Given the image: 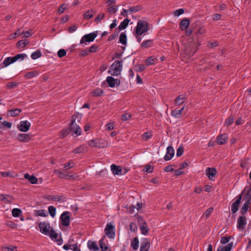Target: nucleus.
Wrapping results in <instances>:
<instances>
[{
  "mask_svg": "<svg viewBox=\"0 0 251 251\" xmlns=\"http://www.w3.org/2000/svg\"><path fill=\"white\" fill-rule=\"evenodd\" d=\"M148 30V24L145 21H139L136 27V34L138 35H142Z\"/></svg>",
  "mask_w": 251,
  "mask_h": 251,
  "instance_id": "obj_5",
  "label": "nucleus"
},
{
  "mask_svg": "<svg viewBox=\"0 0 251 251\" xmlns=\"http://www.w3.org/2000/svg\"><path fill=\"white\" fill-rule=\"evenodd\" d=\"M184 151L183 148L182 147H179L176 151V156H180L182 155Z\"/></svg>",
  "mask_w": 251,
  "mask_h": 251,
  "instance_id": "obj_62",
  "label": "nucleus"
},
{
  "mask_svg": "<svg viewBox=\"0 0 251 251\" xmlns=\"http://www.w3.org/2000/svg\"><path fill=\"white\" fill-rule=\"evenodd\" d=\"M22 213V210L19 208H14L12 211V214L14 217H18L20 216Z\"/></svg>",
  "mask_w": 251,
  "mask_h": 251,
  "instance_id": "obj_41",
  "label": "nucleus"
},
{
  "mask_svg": "<svg viewBox=\"0 0 251 251\" xmlns=\"http://www.w3.org/2000/svg\"><path fill=\"white\" fill-rule=\"evenodd\" d=\"M184 106H183L179 110L174 109L172 110L171 113L172 115L176 118H179L180 115L182 114L184 110Z\"/></svg>",
  "mask_w": 251,
  "mask_h": 251,
  "instance_id": "obj_24",
  "label": "nucleus"
},
{
  "mask_svg": "<svg viewBox=\"0 0 251 251\" xmlns=\"http://www.w3.org/2000/svg\"><path fill=\"white\" fill-rule=\"evenodd\" d=\"M206 176L211 180L215 177L217 174V171L216 169L213 168H207L205 170Z\"/></svg>",
  "mask_w": 251,
  "mask_h": 251,
  "instance_id": "obj_14",
  "label": "nucleus"
},
{
  "mask_svg": "<svg viewBox=\"0 0 251 251\" xmlns=\"http://www.w3.org/2000/svg\"><path fill=\"white\" fill-rule=\"evenodd\" d=\"M103 93V91L100 89H97L92 92V95L94 96H99Z\"/></svg>",
  "mask_w": 251,
  "mask_h": 251,
  "instance_id": "obj_51",
  "label": "nucleus"
},
{
  "mask_svg": "<svg viewBox=\"0 0 251 251\" xmlns=\"http://www.w3.org/2000/svg\"><path fill=\"white\" fill-rule=\"evenodd\" d=\"M246 192L251 193V183L250 186L245 187L241 194H242L243 195Z\"/></svg>",
  "mask_w": 251,
  "mask_h": 251,
  "instance_id": "obj_64",
  "label": "nucleus"
},
{
  "mask_svg": "<svg viewBox=\"0 0 251 251\" xmlns=\"http://www.w3.org/2000/svg\"><path fill=\"white\" fill-rule=\"evenodd\" d=\"M0 201H5L7 203L12 202V198L8 195L0 194Z\"/></svg>",
  "mask_w": 251,
  "mask_h": 251,
  "instance_id": "obj_29",
  "label": "nucleus"
},
{
  "mask_svg": "<svg viewBox=\"0 0 251 251\" xmlns=\"http://www.w3.org/2000/svg\"><path fill=\"white\" fill-rule=\"evenodd\" d=\"M175 151L173 147L169 146L167 148V152L164 158L165 160L168 161L172 159L174 156Z\"/></svg>",
  "mask_w": 251,
  "mask_h": 251,
  "instance_id": "obj_12",
  "label": "nucleus"
},
{
  "mask_svg": "<svg viewBox=\"0 0 251 251\" xmlns=\"http://www.w3.org/2000/svg\"><path fill=\"white\" fill-rule=\"evenodd\" d=\"M242 198V194H240L237 197V200L231 205V210L233 213H235L238 210L239 206Z\"/></svg>",
  "mask_w": 251,
  "mask_h": 251,
  "instance_id": "obj_9",
  "label": "nucleus"
},
{
  "mask_svg": "<svg viewBox=\"0 0 251 251\" xmlns=\"http://www.w3.org/2000/svg\"><path fill=\"white\" fill-rule=\"evenodd\" d=\"M140 9L139 6H135L128 9V11L129 13H134L138 11Z\"/></svg>",
  "mask_w": 251,
  "mask_h": 251,
  "instance_id": "obj_61",
  "label": "nucleus"
},
{
  "mask_svg": "<svg viewBox=\"0 0 251 251\" xmlns=\"http://www.w3.org/2000/svg\"><path fill=\"white\" fill-rule=\"evenodd\" d=\"M31 31L32 30L30 29L28 31L22 32L21 36L23 38H27L32 35Z\"/></svg>",
  "mask_w": 251,
  "mask_h": 251,
  "instance_id": "obj_49",
  "label": "nucleus"
},
{
  "mask_svg": "<svg viewBox=\"0 0 251 251\" xmlns=\"http://www.w3.org/2000/svg\"><path fill=\"white\" fill-rule=\"evenodd\" d=\"M105 236H103V237L100 240V246L101 250V251H110L109 250L108 246L105 244L104 239Z\"/></svg>",
  "mask_w": 251,
  "mask_h": 251,
  "instance_id": "obj_19",
  "label": "nucleus"
},
{
  "mask_svg": "<svg viewBox=\"0 0 251 251\" xmlns=\"http://www.w3.org/2000/svg\"><path fill=\"white\" fill-rule=\"evenodd\" d=\"M58 56L61 58L66 55V51L64 49H60L57 52Z\"/></svg>",
  "mask_w": 251,
  "mask_h": 251,
  "instance_id": "obj_53",
  "label": "nucleus"
},
{
  "mask_svg": "<svg viewBox=\"0 0 251 251\" xmlns=\"http://www.w3.org/2000/svg\"><path fill=\"white\" fill-rule=\"evenodd\" d=\"M135 67L136 68L137 72H140L144 71L146 69V67L143 64L136 65Z\"/></svg>",
  "mask_w": 251,
  "mask_h": 251,
  "instance_id": "obj_54",
  "label": "nucleus"
},
{
  "mask_svg": "<svg viewBox=\"0 0 251 251\" xmlns=\"http://www.w3.org/2000/svg\"><path fill=\"white\" fill-rule=\"evenodd\" d=\"M151 45H152V40H148L146 41L143 42L141 44V46L145 48H147L148 47H151Z\"/></svg>",
  "mask_w": 251,
  "mask_h": 251,
  "instance_id": "obj_45",
  "label": "nucleus"
},
{
  "mask_svg": "<svg viewBox=\"0 0 251 251\" xmlns=\"http://www.w3.org/2000/svg\"><path fill=\"white\" fill-rule=\"evenodd\" d=\"M200 45L197 37L196 38H190L188 39L187 43L185 45V53L189 57L193 55L198 50V47Z\"/></svg>",
  "mask_w": 251,
  "mask_h": 251,
  "instance_id": "obj_1",
  "label": "nucleus"
},
{
  "mask_svg": "<svg viewBox=\"0 0 251 251\" xmlns=\"http://www.w3.org/2000/svg\"><path fill=\"white\" fill-rule=\"evenodd\" d=\"M93 10H88L84 14L83 18L86 19H89L92 18L93 17Z\"/></svg>",
  "mask_w": 251,
  "mask_h": 251,
  "instance_id": "obj_40",
  "label": "nucleus"
},
{
  "mask_svg": "<svg viewBox=\"0 0 251 251\" xmlns=\"http://www.w3.org/2000/svg\"><path fill=\"white\" fill-rule=\"evenodd\" d=\"M190 25V21L188 19H183L180 22V27L182 30H185Z\"/></svg>",
  "mask_w": 251,
  "mask_h": 251,
  "instance_id": "obj_18",
  "label": "nucleus"
},
{
  "mask_svg": "<svg viewBox=\"0 0 251 251\" xmlns=\"http://www.w3.org/2000/svg\"><path fill=\"white\" fill-rule=\"evenodd\" d=\"M70 213L68 211L64 212L60 216V220L62 225L67 226L70 224Z\"/></svg>",
  "mask_w": 251,
  "mask_h": 251,
  "instance_id": "obj_8",
  "label": "nucleus"
},
{
  "mask_svg": "<svg viewBox=\"0 0 251 251\" xmlns=\"http://www.w3.org/2000/svg\"><path fill=\"white\" fill-rule=\"evenodd\" d=\"M230 239V237H223L221 239V243L223 244H226L229 242Z\"/></svg>",
  "mask_w": 251,
  "mask_h": 251,
  "instance_id": "obj_57",
  "label": "nucleus"
},
{
  "mask_svg": "<svg viewBox=\"0 0 251 251\" xmlns=\"http://www.w3.org/2000/svg\"><path fill=\"white\" fill-rule=\"evenodd\" d=\"M106 81L110 87H114L115 85L119 86L120 84V80L118 79H115L112 76H107Z\"/></svg>",
  "mask_w": 251,
  "mask_h": 251,
  "instance_id": "obj_11",
  "label": "nucleus"
},
{
  "mask_svg": "<svg viewBox=\"0 0 251 251\" xmlns=\"http://www.w3.org/2000/svg\"><path fill=\"white\" fill-rule=\"evenodd\" d=\"M122 70V61H115L110 68L109 71L112 75L117 76L121 74Z\"/></svg>",
  "mask_w": 251,
  "mask_h": 251,
  "instance_id": "obj_4",
  "label": "nucleus"
},
{
  "mask_svg": "<svg viewBox=\"0 0 251 251\" xmlns=\"http://www.w3.org/2000/svg\"><path fill=\"white\" fill-rule=\"evenodd\" d=\"M87 246L90 250L98 251L99 250L97 244L94 241H89L87 243Z\"/></svg>",
  "mask_w": 251,
  "mask_h": 251,
  "instance_id": "obj_21",
  "label": "nucleus"
},
{
  "mask_svg": "<svg viewBox=\"0 0 251 251\" xmlns=\"http://www.w3.org/2000/svg\"><path fill=\"white\" fill-rule=\"evenodd\" d=\"M34 212L36 215L39 216L46 217L48 215L47 211L43 209L35 210Z\"/></svg>",
  "mask_w": 251,
  "mask_h": 251,
  "instance_id": "obj_34",
  "label": "nucleus"
},
{
  "mask_svg": "<svg viewBox=\"0 0 251 251\" xmlns=\"http://www.w3.org/2000/svg\"><path fill=\"white\" fill-rule=\"evenodd\" d=\"M118 11L117 8L115 6H111L107 8V11L110 14H114Z\"/></svg>",
  "mask_w": 251,
  "mask_h": 251,
  "instance_id": "obj_46",
  "label": "nucleus"
},
{
  "mask_svg": "<svg viewBox=\"0 0 251 251\" xmlns=\"http://www.w3.org/2000/svg\"><path fill=\"white\" fill-rule=\"evenodd\" d=\"M137 220L140 226H141L142 225H143L146 224L142 216H138L137 217Z\"/></svg>",
  "mask_w": 251,
  "mask_h": 251,
  "instance_id": "obj_56",
  "label": "nucleus"
},
{
  "mask_svg": "<svg viewBox=\"0 0 251 251\" xmlns=\"http://www.w3.org/2000/svg\"><path fill=\"white\" fill-rule=\"evenodd\" d=\"M17 139L20 142H27L30 139V137L28 134L21 133L18 135Z\"/></svg>",
  "mask_w": 251,
  "mask_h": 251,
  "instance_id": "obj_16",
  "label": "nucleus"
},
{
  "mask_svg": "<svg viewBox=\"0 0 251 251\" xmlns=\"http://www.w3.org/2000/svg\"><path fill=\"white\" fill-rule=\"evenodd\" d=\"M213 210V207L209 208L203 214V217H205V218H207L209 217L210 215L211 214Z\"/></svg>",
  "mask_w": 251,
  "mask_h": 251,
  "instance_id": "obj_52",
  "label": "nucleus"
},
{
  "mask_svg": "<svg viewBox=\"0 0 251 251\" xmlns=\"http://www.w3.org/2000/svg\"><path fill=\"white\" fill-rule=\"evenodd\" d=\"M105 233L110 238H114L115 233L114 226L111 224H108L105 229Z\"/></svg>",
  "mask_w": 251,
  "mask_h": 251,
  "instance_id": "obj_7",
  "label": "nucleus"
},
{
  "mask_svg": "<svg viewBox=\"0 0 251 251\" xmlns=\"http://www.w3.org/2000/svg\"><path fill=\"white\" fill-rule=\"evenodd\" d=\"M234 121V119L232 116H230L225 121V125L228 126L231 125Z\"/></svg>",
  "mask_w": 251,
  "mask_h": 251,
  "instance_id": "obj_55",
  "label": "nucleus"
},
{
  "mask_svg": "<svg viewBox=\"0 0 251 251\" xmlns=\"http://www.w3.org/2000/svg\"><path fill=\"white\" fill-rule=\"evenodd\" d=\"M150 248V243L147 239H144L141 243L140 251H148Z\"/></svg>",
  "mask_w": 251,
  "mask_h": 251,
  "instance_id": "obj_15",
  "label": "nucleus"
},
{
  "mask_svg": "<svg viewBox=\"0 0 251 251\" xmlns=\"http://www.w3.org/2000/svg\"><path fill=\"white\" fill-rule=\"evenodd\" d=\"M130 20L128 19H125L118 26V29L120 30L125 29L128 25Z\"/></svg>",
  "mask_w": 251,
  "mask_h": 251,
  "instance_id": "obj_26",
  "label": "nucleus"
},
{
  "mask_svg": "<svg viewBox=\"0 0 251 251\" xmlns=\"http://www.w3.org/2000/svg\"><path fill=\"white\" fill-rule=\"evenodd\" d=\"M26 57L27 55L25 53L18 54L15 56H13L14 60H15V62L18 60H23Z\"/></svg>",
  "mask_w": 251,
  "mask_h": 251,
  "instance_id": "obj_35",
  "label": "nucleus"
},
{
  "mask_svg": "<svg viewBox=\"0 0 251 251\" xmlns=\"http://www.w3.org/2000/svg\"><path fill=\"white\" fill-rule=\"evenodd\" d=\"M28 44V42L26 40H22L19 41L17 45L19 47L24 48Z\"/></svg>",
  "mask_w": 251,
  "mask_h": 251,
  "instance_id": "obj_47",
  "label": "nucleus"
},
{
  "mask_svg": "<svg viewBox=\"0 0 251 251\" xmlns=\"http://www.w3.org/2000/svg\"><path fill=\"white\" fill-rule=\"evenodd\" d=\"M151 136V134L150 132H146L144 133L142 136V138L144 140H147Z\"/></svg>",
  "mask_w": 251,
  "mask_h": 251,
  "instance_id": "obj_60",
  "label": "nucleus"
},
{
  "mask_svg": "<svg viewBox=\"0 0 251 251\" xmlns=\"http://www.w3.org/2000/svg\"><path fill=\"white\" fill-rule=\"evenodd\" d=\"M186 98L182 95L178 96L175 100V104L176 105H180L185 102Z\"/></svg>",
  "mask_w": 251,
  "mask_h": 251,
  "instance_id": "obj_22",
  "label": "nucleus"
},
{
  "mask_svg": "<svg viewBox=\"0 0 251 251\" xmlns=\"http://www.w3.org/2000/svg\"><path fill=\"white\" fill-rule=\"evenodd\" d=\"M24 177L28 180L31 184H36L37 182V178L33 175L30 176L28 174H25Z\"/></svg>",
  "mask_w": 251,
  "mask_h": 251,
  "instance_id": "obj_23",
  "label": "nucleus"
},
{
  "mask_svg": "<svg viewBox=\"0 0 251 251\" xmlns=\"http://www.w3.org/2000/svg\"><path fill=\"white\" fill-rule=\"evenodd\" d=\"M140 228L141 231V233L144 235L147 234L149 230V228L148 227L147 224H145L143 225H142L141 226H140Z\"/></svg>",
  "mask_w": 251,
  "mask_h": 251,
  "instance_id": "obj_36",
  "label": "nucleus"
},
{
  "mask_svg": "<svg viewBox=\"0 0 251 251\" xmlns=\"http://www.w3.org/2000/svg\"><path fill=\"white\" fill-rule=\"evenodd\" d=\"M16 249L17 248L16 247H12L11 248L6 247H3L2 250L3 251H16Z\"/></svg>",
  "mask_w": 251,
  "mask_h": 251,
  "instance_id": "obj_63",
  "label": "nucleus"
},
{
  "mask_svg": "<svg viewBox=\"0 0 251 251\" xmlns=\"http://www.w3.org/2000/svg\"><path fill=\"white\" fill-rule=\"evenodd\" d=\"M109 145L108 143L102 139H98V148H103L108 147Z\"/></svg>",
  "mask_w": 251,
  "mask_h": 251,
  "instance_id": "obj_25",
  "label": "nucleus"
},
{
  "mask_svg": "<svg viewBox=\"0 0 251 251\" xmlns=\"http://www.w3.org/2000/svg\"><path fill=\"white\" fill-rule=\"evenodd\" d=\"M38 73L36 71L30 72L25 75V77L27 79L31 78L34 76H37Z\"/></svg>",
  "mask_w": 251,
  "mask_h": 251,
  "instance_id": "obj_38",
  "label": "nucleus"
},
{
  "mask_svg": "<svg viewBox=\"0 0 251 251\" xmlns=\"http://www.w3.org/2000/svg\"><path fill=\"white\" fill-rule=\"evenodd\" d=\"M47 198L49 201H58L61 199L60 196L53 195H49Z\"/></svg>",
  "mask_w": 251,
  "mask_h": 251,
  "instance_id": "obj_43",
  "label": "nucleus"
},
{
  "mask_svg": "<svg viewBox=\"0 0 251 251\" xmlns=\"http://www.w3.org/2000/svg\"><path fill=\"white\" fill-rule=\"evenodd\" d=\"M246 194L244 197V200L246 201V202L250 203L251 201V193L245 192Z\"/></svg>",
  "mask_w": 251,
  "mask_h": 251,
  "instance_id": "obj_50",
  "label": "nucleus"
},
{
  "mask_svg": "<svg viewBox=\"0 0 251 251\" xmlns=\"http://www.w3.org/2000/svg\"><path fill=\"white\" fill-rule=\"evenodd\" d=\"M88 145L92 147H98V139L91 140L88 142Z\"/></svg>",
  "mask_w": 251,
  "mask_h": 251,
  "instance_id": "obj_48",
  "label": "nucleus"
},
{
  "mask_svg": "<svg viewBox=\"0 0 251 251\" xmlns=\"http://www.w3.org/2000/svg\"><path fill=\"white\" fill-rule=\"evenodd\" d=\"M154 58L152 57H150L146 60V62L148 65L153 64L154 63Z\"/></svg>",
  "mask_w": 251,
  "mask_h": 251,
  "instance_id": "obj_58",
  "label": "nucleus"
},
{
  "mask_svg": "<svg viewBox=\"0 0 251 251\" xmlns=\"http://www.w3.org/2000/svg\"><path fill=\"white\" fill-rule=\"evenodd\" d=\"M111 169L114 175H122V170L120 166H117L115 164H112L111 166Z\"/></svg>",
  "mask_w": 251,
  "mask_h": 251,
  "instance_id": "obj_17",
  "label": "nucleus"
},
{
  "mask_svg": "<svg viewBox=\"0 0 251 251\" xmlns=\"http://www.w3.org/2000/svg\"><path fill=\"white\" fill-rule=\"evenodd\" d=\"M48 210L50 214V215L52 217L54 218L56 214V209L53 206H50L48 207Z\"/></svg>",
  "mask_w": 251,
  "mask_h": 251,
  "instance_id": "obj_44",
  "label": "nucleus"
},
{
  "mask_svg": "<svg viewBox=\"0 0 251 251\" xmlns=\"http://www.w3.org/2000/svg\"><path fill=\"white\" fill-rule=\"evenodd\" d=\"M86 147L84 145H81L75 149L73 151L75 153H80L86 151Z\"/></svg>",
  "mask_w": 251,
  "mask_h": 251,
  "instance_id": "obj_27",
  "label": "nucleus"
},
{
  "mask_svg": "<svg viewBox=\"0 0 251 251\" xmlns=\"http://www.w3.org/2000/svg\"><path fill=\"white\" fill-rule=\"evenodd\" d=\"M131 247L134 250H136L138 249L139 240H138V239L137 237H135L133 238V239L132 240V241L131 242Z\"/></svg>",
  "mask_w": 251,
  "mask_h": 251,
  "instance_id": "obj_28",
  "label": "nucleus"
},
{
  "mask_svg": "<svg viewBox=\"0 0 251 251\" xmlns=\"http://www.w3.org/2000/svg\"><path fill=\"white\" fill-rule=\"evenodd\" d=\"M98 32L95 31L89 34H87L83 36L80 40V43L81 44H86V42H92L97 36Z\"/></svg>",
  "mask_w": 251,
  "mask_h": 251,
  "instance_id": "obj_6",
  "label": "nucleus"
},
{
  "mask_svg": "<svg viewBox=\"0 0 251 251\" xmlns=\"http://www.w3.org/2000/svg\"><path fill=\"white\" fill-rule=\"evenodd\" d=\"M22 112L21 109H14L8 111L10 113V115L12 117H15L19 115V114Z\"/></svg>",
  "mask_w": 251,
  "mask_h": 251,
  "instance_id": "obj_31",
  "label": "nucleus"
},
{
  "mask_svg": "<svg viewBox=\"0 0 251 251\" xmlns=\"http://www.w3.org/2000/svg\"><path fill=\"white\" fill-rule=\"evenodd\" d=\"M41 56V52L39 50L33 52L31 55V57L32 59H36Z\"/></svg>",
  "mask_w": 251,
  "mask_h": 251,
  "instance_id": "obj_42",
  "label": "nucleus"
},
{
  "mask_svg": "<svg viewBox=\"0 0 251 251\" xmlns=\"http://www.w3.org/2000/svg\"><path fill=\"white\" fill-rule=\"evenodd\" d=\"M105 14L103 13H100L96 17L95 19V22L97 24L101 23V21L104 18Z\"/></svg>",
  "mask_w": 251,
  "mask_h": 251,
  "instance_id": "obj_32",
  "label": "nucleus"
},
{
  "mask_svg": "<svg viewBox=\"0 0 251 251\" xmlns=\"http://www.w3.org/2000/svg\"><path fill=\"white\" fill-rule=\"evenodd\" d=\"M250 204V203L246 202L243 205L240 211V212L242 215H244L247 212Z\"/></svg>",
  "mask_w": 251,
  "mask_h": 251,
  "instance_id": "obj_37",
  "label": "nucleus"
},
{
  "mask_svg": "<svg viewBox=\"0 0 251 251\" xmlns=\"http://www.w3.org/2000/svg\"><path fill=\"white\" fill-rule=\"evenodd\" d=\"M233 245V242L228 243L226 246H221V248L222 249V251H230Z\"/></svg>",
  "mask_w": 251,
  "mask_h": 251,
  "instance_id": "obj_39",
  "label": "nucleus"
},
{
  "mask_svg": "<svg viewBox=\"0 0 251 251\" xmlns=\"http://www.w3.org/2000/svg\"><path fill=\"white\" fill-rule=\"evenodd\" d=\"M82 117V115L77 113L72 116V122L70 126L69 130L73 132L76 136L80 135L81 128L78 126L76 122L79 123Z\"/></svg>",
  "mask_w": 251,
  "mask_h": 251,
  "instance_id": "obj_3",
  "label": "nucleus"
},
{
  "mask_svg": "<svg viewBox=\"0 0 251 251\" xmlns=\"http://www.w3.org/2000/svg\"><path fill=\"white\" fill-rule=\"evenodd\" d=\"M246 217L244 216H240L237 220V228L241 229L245 228V226L246 225Z\"/></svg>",
  "mask_w": 251,
  "mask_h": 251,
  "instance_id": "obj_13",
  "label": "nucleus"
},
{
  "mask_svg": "<svg viewBox=\"0 0 251 251\" xmlns=\"http://www.w3.org/2000/svg\"><path fill=\"white\" fill-rule=\"evenodd\" d=\"M126 41L127 38L126 34L124 32L122 33L120 36L119 42L121 44L126 45Z\"/></svg>",
  "mask_w": 251,
  "mask_h": 251,
  "instance_id": "obj_33",
  "label": "nucleus"
},
{
  "mask_svg": "<svg viewBox=\"0 0 251 251\" xmlns=\"http://www.w3.org/2000/svg\"><path fill=\"white\" fill-rule=\"evenodd\" d=\"M15 61L14 60L13 57H8L6 58L3 61V64L4 66H7L15 62Z\"/></svg>",
  "mask_w": 251,
  "mask_h": 251,
  "instance_id": "obj_30",
  "label": "nucleus"
},
{
  "mask_svg": "<svg viewBox=\"0 0 251 251\" xmlns=\"http://www.w3.org/2000/svg\"><path fill=\"white\" fill-rule=\"evenodd\" d=\"M39 227L40 231L43 234L49 235L51 239H56L58 235L53 229L52 227L50 226L49 223L45 222H40L39 224Z\"/></svg>",
  "mask_w": 251,
  "mask_h": 251,
  "instance_id": "obj_2",
  "label": "nucleus"
},
{
  "mask_svg": "<svg viewBox=\"0 0 251 251\" xmlns=\"http://www.w3.org/2000/svg\"><path fill=\"white\" fill-rule=\"evenodd\" d=\"M227 140V135L226 134H223L220 135L217 140V143L220 145L224 144Z\"/></svg>",
  "mask_w": 251,
  "mask_h": 251,
  "instance_id": "obj_20",
  "label": "nucleus"
},
{
  "mask_svg": "<svg viewBox=\"0 0 251 251\" xmlns=\"http://www.w3.org/2000/svg\"><path fill=\"white\" fill-rule=\"evenodd\" d=\"M54 173L58 175V176L61 178H67V177L65 176V174L59 170H54Z\"/></svg>",
  "mask_w": 251,
  "mask_h": 251,
  "instance_id": "obj_59",
  "label": "nucleus"
},
{
  "mask_svg": "<svg viewBox=\"0 0 251 251\" xmlns=\"http://www.w3.org/2000/svg\"><path fill=\"white\" fill-rule=\"evenodd\" d=\"M30 123L27 121H21L18 126V128L22 132H26L29 130Z\"/></svg>",
  "mask_w": 251,
  "mask_h": 251,
  "instance_id": "obj_10",
  "label": "nucleus"
}]
</instances>
